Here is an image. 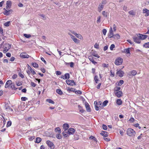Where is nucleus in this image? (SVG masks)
<instances>
[{
	"label": "nucleus",
	"instance_id": "nucleus-1",
	"mask_svg": "<svg viewBox=\"0 0 149 149\" xmlns=\"http://www.w3.org/2000/svg\"><path fill=\"white\" fill-rule=\"evenodd\" d=\"M127 134L129 136L133 137L136 134V132L134 130L131 128H128L127 131Z\"/></svg>",
	"mask_w": 149,
	"mask_h": 149
},
{
	"label": "nucleus",
	"instance_id": "nucleus-2",
	"mask_svg": "<svg viewBox=\"0 0 149 149\" xmlns=\"http://www.w3.org/2000/svg\"><path fill=\"white\" fill-rule=\"evenodd\" d=\"M123 61V59L122 58L118 57L116 59L115 64L117 65H120L122 63Z\"/></svg>",
	"mask_w": 149,
	"mask_h": 149
},
{
	"label": "nucleus",
	"instance_id": "nucleus-3",
	"mask_svg": "<svg viewBox=\"0 0 149 149\" xmlns=\"http://www.w3.org/2000/svg\"><path fill=\"white\" fill-rule=\"evenodd\" d=\"M46 143L48 146L51 149H53L54 148V146L52 142L49 140L46 141Z\"/></svg>",
	"mask_w": 149,
	"mask_h": 149
},
{
	"label": "nucleus",
	"instance_id": "nucleus-4",
	"mask_svg": "<svg viewBox=\"0 0 149 149\" xmlns=\"http://www.w3.org/2000/svg\"><path fill=\"white\" fill-rule=\"evenodd\" d=\"M137 36L139 37V39L141 40L146 39L148 37V36L147 35H143L140 33L137 34Z\"/></svg>",
	"mask_w": 149,
	"mask_h": 149
},
{
	"label": "nucleus",
	"instance_id": "nucleus-5",
	"mask_svg": "<svg viewBox=\"0 0 149 149\" xmlns=\"http://www.w3.org/2000/svg\"><path fill=\"white\" fill-rule=\"evenodd\" d=\"M66 82L68 85L73 86L76 85L74 81V80H66Z\"/></svg>",
	"mask_w": 149,
	"mask_h": 149
},
{
	"label": "nucleus",
	"instance_id": "nucleus-6",
	"mask_svg": "<svg viewBox=\"0 0 149 149\" xmlns=\"http://www.w3.org/2000/svg\"><path fill=\"white\" fill-rule=\"evenodd\" d=\"M20 56L22 58H28L29 56L26 53H21L20 55Z\"/></svg>",
	"mask_w": 149,
	"mask_h": 149
},
{
	"label": "nucleus",
	"instance_id": "nucleus-7",
	"mask_svg": "<svg viewBox=\"0 0 149 149\" xmlns=\"http://www.w3.org/2000/svg\"><path fill=\"white\" fill-rule=\"evenodd\" d=\"M133 39L134 42L136 43L139 44L141 43V41H140L141 39H140L139 37L137 36H134L133 37Z\"/></svg>",
	"mask_w": 149,
	"mask_h": 149
},
{
	"label": "nucleus",
	"instance_id": "nucleus-8",
	"mask_svg": "<svg viewBox=\"0 0 149 149\" xmlns=\"http://www.w3.org/2000/svg\"><path fill=\"white\" fill-rule=\"evenodd\" d=\"M85 105L87 111L88 112H91V108L89 104L87 102L85 103Z\"/></svg>",
	"mask_w": 149,
	"mask_h": 149
},
{
	"label": "nucleus",
	"instance_id": "nucleus-9",
	"mask_svg": "<svg viewBox=\"0 0 149 149\" xmlns=\"http://www.w3.org/2000/svg\"><path fill=\"white\" fill-rule=\"evenodd\" d=\"M113 31L111 27L109 30V33L108 35L109 38H113Z\"/></svg>",
	"mask_w": 149,
	"mask_h": 149
},
{
	"label": "nucleus",
	"instance_id": "nucleus-10",
	"mask_svg": "<svg viewBox=\"0 0 149 149\" xmlns=\"http://www.w3.org/2000/svg\"><path fill=\"white\" fill-rule=\"evenodd\" d=\"M67 132L69 135L72 134L74 133L75 130L74 128H69Z\"/></svg>",
	"mask_w": 149,
	"mask_h": 149
},
{
	"label": "nucleus",
	"instance_id": "nucleus-11",
	"mask_svg": "<svg viewBox=\"0 0 149 149\" xmlns=\"http://www.w3.org/2000/svg\"><path fill=\"white\" fill-rule=\"evenodd\" d=\"M116 74H118V76L120 77H122L123 76V74H124V72L121 70H119L118 71H117L116 73Z\"/></svg>",
	"mask_w": 149,
	"mask_h": 149
},
{
	"label": "nucleus",
	"instance_id": "nucleus-12",
	"mask_svg": "<svg viewBox=\"0 0 149 149\" xmlns=\"http://www.w3.org/2000/svg\"><path fill=\"white\" fill-rule=\"evenodd\" d=\"M115 95L118 97H120L123 95V92L122 91H118L115 93Z\"/></svg>",
	"mask_w": 149,
	"mask_h": 149
},
{
	"label": "nucleus",
	"instance_id": "nucleus-13",
	"mask_svg": "<svg viewBox=\"0 0 149 149\" xmlns=\"http://www.w3.org/2000/svg\"><path fill=\"white\" fill-rule=\"evenodd\" d=\"M69 34L71 36V38L75 42L77 43H78L79 42V40L77 39L74 36L70 34Z\"/></svg>",
	"mask_w": 149,
	"mask_h": 149
},
{
	"label": "nucleus",
	"instance_id": "nucleus-14",
	"mask_svg": "<svg viewBox=\"0 0 149 149\" xmlns=\"http://www.w3.org/2000/svg\"><path fill=\"white\" fill-rule=\"evenodd\" d=\"M88 59L90 61H91L93 64L95 65L97 63V62L95 61L94 59V58L93 56H89L88 57Z\"/></svg>",
	"mask_w": 149,
	"mask_h": 149
},
{
	"label": "nucleus",
	"instance_id": "nucleus-15",
	"mask_svg": "<svg viewBox=\"0 0 149 149\" xmlns=\"http://www.w3.org/2000/svg\"><path fill=\"white\" fill-rule=\"evenodd\" d=\"M11 48V45L8 43H6L4 44L3 46L4 49H6L9 50Z\"/></svg>",
	"mask_w": 149,
	"mask_h": 149
},
{
	"label": "nucleus",
	"instance_id": "nucleus-16",
	"mask_svg": "<svg viewBox=\"0 0 149 149\" xmlns=\"http://www.w3.org/2000/svg\"><path fill=\"white\" fill-rule=\"evenodd\" d=\"M100 134L103 136L106 137L108 136V133L105 131H102L100 133Z\"/></svg>",
	"mask_w": 149,
	"mask_h": 149
},
{
	"label": "nucleus",
	"instance_id": "nucleus-17",
	"mask_svg": "<svg viewBox=\"0 0 149 149\" xmlns=\"http://www.w3.org/2000/svg\"><path fill=\"white\" fill-rule=\"evenodd\" d=\"M63 127L64 131H66L69 128V125L67 123H65L63 125Z\"/></svg>",
	"mask_w": 149,
	"mask_h": 149
},
{
	"label": "nucleus",
	"instance_id": "nucleus-18",
	"mask_svg": "<svg viewBox=\"0 0 149 149\" xmlns=\"http://www.w3.org/2000/svg\"><path fill=\"white\" fill-rule=\"evenodd\" d=\"M12 81L11 80H8L6 82L5 85V88H7L9 86V85H10L12 83Z\"/></svg>",
	"mask_w": 149,
	"mask_h": 149
},
{
	"label": "nucleus",
	"instance_id": "nucleus-19",
	"mask_svg": "<svg viewBox=\"0 0 149 149\" xmlns=\"http://www.w3.org/2000/svg\"><path fill=\"white\" fill-rule=\"evenodd\" d=\"M27 68L33 75L36 74V72L32 69L31 67L28 64Z\"/></svg>",
	"mask_w": 149,
	"mask_h": 149
},
{
	"label": "nucleus",
	"instance_id": "nucleus-20",
	"mask_svg": "<svg viewBox=\"0 0 149 149\" xmlns=\"http://www.w3.org/2000/svg\"><path fill=\"white\" fill-rule=\"evenodd\" d=\"M143 13H146V16H149V10H148V9L146 8L143 9Z\"/></svg>",
	"mask_w": 149,
	"mask_h": 149
},
{
	"label": "nucleus",
	"instance_id": "nucleus-21",
	"mask_svg": "<svg viewBox=\"0 0 149 149\" xmlns=\"http://www.w3.org/2000/svg\"><path fill=\"white\" fill-rule=\"evenodd\" d=\"M5 107L6 109H9L12 111H13V109L9 107L8 103H6Z\"/></svg>",
	"mask_w": 149,
	"mask_h": 149
},
{
	"label": "nucleus",
	"instance_id": "nucleus-22",
	"mask_svg": "<svg viewBox=\"0 0 149 149\" xmlns=\"http://www.w3.org/2000/svg\"><path fill=\"white\" fill-rule=\"evenodd\" d=\"M131 74H130V75L135 76L137 74V72L136 70H132L130 72Z\"/></svg>",
	"mask_w": 149,
	"mask_h": 149
},
{
	"label": "nucleus",
	"instance_id": "nucleus-23",
	"mask_svg": "<svg viewBox=\"0 0 149 149\" xmlns=\"http://www.w3.org/2000/svg\"><path fill=\"white\" fill-rule=\"evenodd\" d=\"M68 132H67L64 131L62 133V134L64 137H68L69 136L68 134Z\"/></svg>",
	"mask_w": 149,
	"mask_h": 149
},
{
	"label": "nucleus",
	"instance_id": "nucleus-24",
	"mask_svg": "<svg viewBox=\"0 0 149 149\" xmlns=\"http://www.w3.org/2000/svg\"><path fill=\"white\" fill-rule=\"evenodd\" d=\"M10 87L13 90H16L18 89L17 88L15 87V85L14 83H11L10 85Z\"/></svg>",
	"mask_w": 149,
	"mask_h": 149
},
{
	"label": "nucleus",
	"instance_id": "nucleus-25",
	"mask_svg": "<svg viewBox=\"0 0 149 149\" xmlns=\"http://www.w3.org/2000/svg\"><path fill=\"white\" fill-rule=\"evenodd\" d=\"M113 38L114 39H118L120 38V36L117 33L115 35L114 34Z\"/></svg>",
	"mask_w": 149,
	"mask_h": 149
},
{
	"label": "nucleus",
	"instance_id": "nucleus-26",
	"mask_svg": "<svg viewBox=\"0 0 149 149\" xmlns=\"http://www.w3.org/2000/svg\"><path fill=\"white\" fill-rule=\"evenodd\" d=\"M123 52L125 53L129 54H130V48H129L125 49H124V51H123Z\"/></svg>",
	"mask_w": 149,
	"mask_h": 149
},
{
	"label": "nucleus",
	"instance_id": "nucleus-27",
	"mask_svg": "<svg viewBox=\"0 0 149 149\" xmlns=\"http://www.w3.org/2000/svg\"><path fill=\"white\" fill-rule=\"evenodd\" d=\"M117 104L119 105H121L122 103V101L120 99H118L116 102Z\"/></svg>",
	"mask_w": 149,
	"mask_h": 149
},
{
	"label": "nucleus",
	"instance_id": "nucleus-28",
	"mask_svg": "<svg viewBox=\"0 0 149 149\" xmlns=\"http://www.w3.org/2000/svg\"><path fill=\"white\" fill-rule=\"evenodd\" d=\"M55 131L58 133H61V131L60 128L59 127H56L55 129Z\"/></svg>",
	"mask_w": 149,
	"mask_h": 149
},
{
	"label": "nucleus",
	"instance_id": "nucleus-29",
	"mask_svg": "<svg viewBox=\"0 0 149 149\" xmlns=\"http://www.w3.org/2000/svg\"><path fill=\"white\" fill-rule=\"evenodd\" d=\"M96 51H94L92 53V55L98 58H99L100 57V56H99L97 54H96Z\"/></svg>",
	"mask_w": 149,
	"mask_h": 149
},
{
	"label": "nucleus",
	"instance_id": "nucleus-30",
	"mask_svg": "<svg viewBox=\"0 0 149 149\" xmlns=\"http://www.w3.org/2000/svg\"><path fill=\"white\" fill-rule=\"evenodd\" d=\"M67 90L68 91H70L72 92H74L75 90H76V89L74 88H70L69 87H68L67 88Z\"/></svg>",
	"mask_w": 149,
	"mask_h": 149
},
{
	"label": "nucleus",
	"instance_id": "nucleus-31",
	"mask_svg": "<svg viewBox=\"0 0 149 149\" xmlns=\"http://www.w3.org/2000/svg\"><path fill=\"white\" fill-rule=\"evenodd\" d=\"M42 141V139L40 137H37L36 138L35 143H39Z\"/></svg>",
	"mask_w": 149,
	"mask_h": 149
},
{
	"label": "nucleus",
	"instance_id": "nucleus-32",
	"mask_svg": "<svg viewBox=\"0 0 149 149\" xmlns=\"http://www.w3.org/2000/svg\"><path fill=\"white\" fill-rule=\"evenodd\" d=\"M78 107L79 109V111L81 112V113H83L85 111L83 109L82 107L80 105H78Z\"/></svg>",
	"mask_w": 149,
	"mask_h": 149
},
{
	"label": "nucleus",
	"instance_id": "nucleus-33",
	"mask_svg": "<svg viewBox=\"0 0 149 149\" xmlns=\"http://www.w3.org/2000/svg\"><path fill=\"white\" fill-rule=\"evenodd\" d=\"M56 92L57 93L60 95H61L63 94L62 92L60 89H57L56 90Z\"/></svg>",
	"mask_w": 149,
	"mask_h": 149
},
{
	"label": "nucleus",
	"instance_id": "nucleus-34",
	"mask_svg": "<svg viewBox=\"0 0 149 149\" xmlns=\"http://www.w3.org/2000/svg\"><path fill=\"white\" fill-rule=\"evenodd\" d=\"M6 5L7 6H9V8H10L12 5V3L10 1H8L6 2Z\"/></svg>",
	"mask_w": 149,
	"mask_h": 149
},
{
	"label": "nucleus",
	"instance_id": "nucleus-35",
	"mask_svg": "<svg viewBox=\"0 0 149 149\" xmlns=\"http://www.w3.org/2000/svg\"><path fill=\"white\" fill-rule=\"evenodd\" d=\"M102 13L104 17H107L108 13L107 12H106L105 11H102Z\"/></svg>",
	"mask_w": 149,
	"mask_h": 149
},
{
	"label": "nucleus",
	"instance_id": "nucleus-36",
	"mask_svg": "<svg viewBox=\"0 0 149 149\" xmlns=\"http://www.w3.org/2000/svg\"><path fill=\"white\" fill-rule=\"evenodd\" d=\"M32 65L34 68H38L39 67L38 65L36 63H32Z\"/></svg>",
	"mask_w": 149,
	"mask_h": 149
},
{
	"label": "nucleus",
	"instance_id": "nucleus-37",
	"mask_svg": "<svg viewBox=\"0 0 149 149\" xmlns=\"http://www.w3.org/2000/svg\"><path fill=\"white\" fill-rule=\"evenodd\" d=\"M65 77L64 79H68L70 78V74L69 73H66L64 75Z\"/></svg>",
	"mask_w": 149,
	"mask_h": 149
},
{
	"label": "nucleus",
	"instance_id": "nucleus-38",
	"mask_svg": "<svg viewBox=\"0 0 149 149\" xmlns=\"http://www.w3.org/2000/svg\"><path fill=\"white\" fill-rule=\"evenodd\" d=\"M61 133H58L56 134V137L59 139H60L62 138V136L61 135Z\"/></svg>",
	"mask_w": 149,
	"mask_h": 149
},
{
	"label": "nucleus",
	"instance_id": "nucleus-39",
	"mask_svg": "<svg viewBox=\"0 0 149 149\" xmlns=\"http://www.w3.org/2000/svg\"><path fill=\"white\" fill-rule=\"evenodd\" d=\"M143 46L144 47H145L146 48H149V42L144 43L143 45Z\"/></svg>",
	"mask_w": 149,
	"mask_h": 149
},
{
	"label": "nucleus",
	"instance_id": "nucleus-40",
	"mask_svg": "<svg viewBox=\"0 0 149 149\" xmlns=\"http://www.w3.org/2000/svg\"><path fill=\"white\" fill-rule=\"evenodd\" d=\"M104 7V6L102 4H100L99 5L98 8L100 10V12L103 9Z\"/></svg>",
	"mask_w": 149,
	"mask_h": 149
},
{
	"label": "nucleus",
	"instance_id": "nucleus-41",
	"mask_svg": "<svg viewBox=\"0 0 149 149\" xmlns=\"http://www.w3.org/2000/svg\"><path fill=\"white\" fill-rule=\"evenodd\" d=\"M46 101L49 102V103H51L52 104H54V102L51 99H47L46 100Z\"/></svg>",
	"mask_w": 149,
	"mask_h": 149
},
{
	"label": "nucleus",
	"instance_id": "nucleus-42",
	"mask_svg": "<svg viewBox=\"0 0 149 149\" xmlns=\"http://www.w3.org/2000/svg\"><path fill=\"white\" fill-rule=\"evenodd\" d=\"M3 10H5L3 12V14L6 15H8V10L5 8H4Z\"/></svg>",
	"mask_w": 149,
	"mask_h": 149
},
{
	"label": "nucleus",
	"instance_id": "nucleus-43",
	"mask_svg": "<svg viewBox=\"0 0 149 149\" xmlns=\"http://www.w3.org/2000/svg\"><path fill=\"white\" fill-rule=\"evenodd\" d=\"M121 88L119 87H116L114 88V91L118 92V91H120V90Z\"/></svg>",
	"mask_w": 149,
	"mask_h": 149
},
{
	"label": "nucleus",
	"instance_id": "nucleus-44",
	"mask_svg": "<svg viewBox=\"0 0 149 149\" xmlns=\"http://www.w3.org/2000/svg\"><path fill=\"white\" fill-rule=\"evenodd\" d=\"M10 23V21L4 23V25L6 26H9Z\"/></svg>",
	"mask_w": 149,
	"mask_h": 149
},
{
	"label": "nucleus",
	"instance_id": "nucleus-45",
	"mask_svg": "<svg viewBox=\"0 0 149 149\" xmlns=\"http://www.w3.org/2000/svg\"><path fill=\"white\" fill-rule=\"evenodd\" d=\"M89 139H93L95 141H97V139L94 136H91L90 137Z\"/></svg>",
	"mask_w": 149,
	"mask_h": 149
},
{
	"label": "nucleus",
	"instance_id": "nucleus-46",
	"mask_svg": "<svg viewBox=\"0 0 149 149\" xmlns=\"http://www.w3.org/2000/svg\"><path fill=\"white\" fill-rule=\"evenodd\" d=\"M118 86H121L122 84L123 83H124V81L123 80H120L119 82H118Z\"/></svg>",
	"mask_w": 149,
	"mask_h": 149
},
{
	"label": "nucleus",
	"instance_id": "nucleus-47",
	"mask_svg": "<svg viewBox=\"0 0 149 149\" xmlns=\"http://www.w3.org/2000/svg\"><path fill=\"white\" fill-rule=\"evenodd\" d=\"M24 36L26 38H29L31 36L30 34H24Z\"/></svg>",
	"mask_w": 149,
	"mask_h": 149
},
{
	"label": "nucleus",
	"instance_id": "nucleus-48",
	"mask_svg": "<svg viewBox=\"0 0 149 149\" xmlns=\"http://www.w3.org/2000/svg\"><path fill=\"white\" fill-rule=\"evenodd\" d=\"M94 80L95 81L96 83H98V76L97 75H95L94 77Z\"/></svg>",
	"mask_w": 149,
	"mask_h": 149
},
{
	"label": "nucleus",
	"instance_id": "nucleus-49",
	"mask_svg": "<svg viewBox=\"0 0 149 149\" xmlns=\"http://www.w3.org/2000/svg\"><path fill=\"white\" fill-rule=\"evenodd\" d=\"M76 36L80 39H81L83 38V37H82V36L79 34H77L76 35Z\"/></svg>",
	"mask_w": 149,
	"mask_h": 149
},
{
	"label": "nucleus",
	"instance_id": "nucleus-50",
	"mask_svg": "<svg viewBox=\"0 0 149 149\" xmlns=\"http://www.w3.org/2000/svg\"><path fill=\"white\" fill-rule=\"evenodd\" d=\"M12 124V122L11 121H8L6 125V127H8L10 126Z\"/></svg>",
	"mask_w": 149,
	"mask_h": 149
},
{
	"label": "nucleus",
	"instance_id": "nucleus-51",
	"mask_svg": "<svg viewBox=\"0 0 149 149\" xmlns=\"http://www.w3.org/2000/svg\"><path fill=\"white\" fill-rule=\"evenodd\" d=\"M32 117L31 116H30L28 118H26L25 119L26 121H31V120Z\"/></svg>",
	"mask_w": 149,
	"mask_h": 149
},
{
	"label": "nucleus",
	"instance_id": "nucleus-52",
	"mask_svg": "<svg viewBox=\"0 0 149 149\" xmlns=\"http://www.w3.org/2000/svg\"><path fill=\"white\" fill-rule=\"evenodd\" d=\"M108 101L107 100H106L104 101L103 102V106L104 107L106 106L107 105V104L108 103Z\"/></svg>",
	"mask_w": 149,
	"mask_h": 149
},
{
	"label": "nucleus",
	"instance_id": "nucleus-53",
	"mask_svg": "<svg viewBox=\"0 0 149 149\" xmlns=\"http://www.w3.org/2000/svg\"><path fill=\"white\" fill-rule=\"evenodd\" d=\"M74 92H75V93L76 94H79L81 95V94H82V92H81V91H79V90L76 91V90H75Z\"/></svg>",
	"mask_w": 149,
	"mask_h": 149
},
{
	"label": "nucleus",
	"instance_id": "nucleus-54",
	"mask_svg": "<svg viewBox=\"0 0 149 149\" xmlns=\"http://www.w3.org/2000/svg\"><path fill=\"white\" fill-rule=\"evenodd\" d=\"M101 16H99V17H98L97 18V23H99L100 22H101V20H100V19H101Z\"/></svg>",
	"mask_w": 149,
	"mask_h": 149
},
{
	"label": "nucleus",
	"instance_id": "nucleus-55",
	"mask_svg": "<svg viewBox=\"0 0 149 149\" xmlns=\"http://www.w3.org/2000/svg\"><path fill=\"white\" fill-rule=\"evenodd\" d=\"M115 47V45L114 44L111 45L110 47V49L111 50H113V49Z\"/></svg>",
	"mask_w": 149,
	"mask_h": 149
},
{
	"label": "nucleus",
	"instance_id": "nucleus-56",
	"mask_svg": "<svg viewBox=\"0 0 149 149\" xmlns=\"http://www.w3.org/2000/svg\"><path fill=\"white\" fill-rule=\"evenodd\" d=\"M109 66L108 64H106L105 63H103L102 64V66L104 68H107Z\"/></svg>",
	"mask_w": 149,
	"mask_h": 149
},
{
	"label": "nucleus",
	"instance_id": "nucleus-57",
	"mask_svg": "<svg viewBox=\"0 0 149 149\" xmlns=\"http://www.w3.org/2000/svg\"><path fill=\"white\" fill-rule=\"evenodd\" d=\"M31 85L33 87H35L36 86V84L34 83V82H31Z\"/></svg>",
	"mask_w": 149,
	"mask_h": 149
},
{
	"label": "nucleus",
	"instance_id": "nucleus-58",
	"mask_svg": "<svg viewBox=\"0 0 149 149\" xmlns=\"http://www.w3.org/2000/svg\"><path fill=\"white\" fill-rule=\"evenodd\" d=\"M102 128L104 130H107V126L104 124L102 125Z\"/></svg>",
	"mask_w": 149,
	"mask_h": 149
},
{
	"label": "nucleus",
	"instance_id": "nucleus-59",
	"mask_svg": "<svg viewBox=\"0 0 149 149\" xmlns=\"http://www.w3.org/2000/svg\"><path fill=\"white\" fill-rule=\"evenodd\" d=\"M35 137L34 136H31L29 138V139L30 141H32L34 139Z\"/></svg>",
	"mask_w": 149,
	"mask_h": 149
},
{
	"label": "nucleus",
	"instance_id": "nucleus-60",
	"mask_svg": "<svg viewBox=\"0 0 149 149\" xmlns=\"http://www.w3.org/2000/svg\"><path fill=\"white\" fill-rule=\"evenodd\" d=\"M19 76L21 78H23L24 77V75L22 74L21 73H19L18 74Z\"/></svg>",
	"mask_w": 149,
	"mask_h": 149
},
{
	"label": "nucleus",
	"instance_id": "nucleus-61",
	"mask_svg": "<svg viewBox=\"0 0 149 149\" xmlns=\"http://www.w3.org/2000/svg\"><path fill=\"white\" fill-rule=\"evenodd\" d=\"M129 13L130 15H135L134 13L133 10L130 11H129Z\"/></svg>",
	"mask_w": 149,
	"mask_h": 149
},
{
	"label": "nucleus",
	"instance_id": "nucleus-62",
	"mask_svg": "<svg viewBox=\"0 0 149 149\" xmlns=\"http://www.w3.org/2000/svg\"><path fill=\"white\" fill-rule=\"evenodd\" d=\"M94 47L97 49H98L99 48V45L97 43H96L94 45Z\"/></svg>",
	"mask_w": 149,
	"mask_h": 149
},
{
	"label": "nucleus",
	"instance_id": "nucleus-63",
	"mask_svg": "<svg viewBox=\"0 0 149 149\" xmlns=\"http://www.w3.org/2000/svg\"><path fill=\"white\" fill-rule=\"evenodd\" d=\"M107 31V30L105 29H104L102 30L103 33L104 35H106Z\"/></svg>",
	"mask_w": 149,
	"mask_h": 149
},
{
	"label": "nucleus",
	"instance_id": "nucleus-64",
	"mask_svg": "<svg viewBox=\"0 0 149 149\" xmlns=\"http://www.w3.org/2000/svg\"><path fill=\"white\" fill-rule=\"evenodd\" d=\"M74 139L75 140H78L79 139V137L78 135L77 134H75Z\"/></svg>",
	"mask_w": 149,
	"mask_h": 149
}]
</instances>
